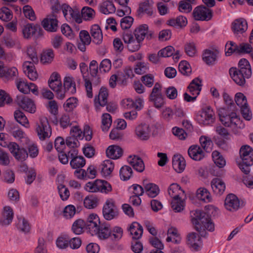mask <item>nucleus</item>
Returning <instances> with one entry per match:
<instances>
[{
  "label": "nucleus",
  "mask_w": 253,
  "mask_h": 253,
  "mask_svg": "<svg viewBox=\"0 0 253 253\" xmlns=\"http://www.w3.org/2000/svg\"><path fill=\"white\" fill-rule=\"evenodd\" d=\"M13 215L12 209L9 206H5L0 219V224L3 226L9 225L13 220Z\"/></svg>",
  "instance_id": "4be33fe9"
},
{
  "label": "nucleus",
  "mask_w": 253,
  "mask_h": 253,
  "mask_svg": "<svg viewBox=\"0 0 253 253\" xmlns=\"http://www.w3.org/2000/svg\"><path fill=\"white\" fill-rule=\"evenodd\" d=\"M239 67L237 70L243 72L247 78H249L252 75L251 67L249 61L246 59H242L239 61Z\"/></svg>",
  "instance_id": "79ce46f5"
},
{
  "label": "nucleus",
  "mask_w": 253,
  "mask_h": 253,
  "mask_svg": "<svg viewBox=\"0 0 253 253\" xmlns=\"http://www.w3.org/2000/svg\"><path fill=\"white\" fill-rule=\"evenodd\" d=\"M37 27L32 24H28L25 25L23 28L22 32L23 36L26 39L30 38L35 34Z\"/></svg>",
  "instance_id": "4d7b16f0"
},
{
  "label": "nucleus",
  "mask_w": 253,
  "mask_h": 253,
  "mask_svg": "<svg viewBox=\"0 0 253 253\" xmlns=\"http://www.w3.org/2000/svg\"><path fill=\"white\" fill-rule=\"evenodd\" d=\"M17 228L21 232L28 233L30 230V225L28 221L23 217H18Z\"/></svg>",
  "instance_id": "09e8293b"
},
{
  "label": "nucleus",
  "mask_w": 253,
  "mask_h": 253,
  "mask_svg": "<svg viewBox=\"0 0 253 253\" xmlns=\"http://www.w3.org/2000/svg\"><path fill=\"white\" fill-rule=\"evenodd\" d=\"M155 13L154 1L152 0H146L143 2V14H146L149 17H153Z\"/></svg>",
  "instance_id": "37998d69"
},
{
  "label": "nucleus",
  "mask_w": 253,
  "mask_h": 253,
  "mask_svg": "<svg viewBox=\"0 0 253 253\" xmlns=\"http://www.w3.org/2000/svg\"><path fill=\"white\" fill-rule=\"evenodd\" d=\"M118 214L114 201L111 199L107 200L103 208L104 217L106 220H110L117 216Z\"/></svg>",
  "instance_id": "1a4fd4ad"
},
{
  "label": "nucleus",
  "mask_w": 253,
  "mask_h": 253,
  "mask_svg": "<svg viewBox=\"0 0 253 253\" xmlns=\"http://www.w3.org/2000/svg\"><path fill=\"white\" fill-rule=\"evenodd\" d=\"M123 39L127 49L131 52L138 51L142 44V41L134 38L133 35L128 32L124 33Z\"/></svg>",
  "instance_id": "423d86ee"
},
{
  "label": "nucleus",
  "mask_w": 253,
  "mask_h": 253,
  "mask_svg": "<svg viewBox=\"0 0 253 253\" xmlns=\"http://www.w3.org/2000/svg\"><path fill=\"white\" fill-rule=\"evenodd\" d=\"M181 238L178 230L174 227H170L168 230V237L166 241L168 242H172L175 244L180 243Z\"/></svg>",
  "instance_id": "c9c22d12"
},
{
  "label": "nucleus",
  "mask_w": 253,
  "mask_h": 253,
  "mask_svg": "<svg viewBox=\"0 0 253 253\" xmlns=\"http://www.w3.org/2000/svg\"><path fill=\"white\" fill-rule=\"evenodd\" d=\"M8 148L13 156L18 161H23L28 158V154L26 150L20 147L16 142H10Z\"/></svg>",
  "instance_id": "6e6552de"
},
{
  "label": "nucleus",
  "mask_w": 253,
  "mask_h": 253,
  "mask_svg": "<svg viewBox=\"0 0 253 253\" xmlns=\"http://www.w3.org/2000/svg\"><path fill=\"white\" fill-rule=\"evenodd\" d=\"M18 75V70L16 67H12L5 68L3 73V76L1 78H3L5 81H8L13 79L14 77Z\"/></svg>",
  "instance_id": "49530a36"
},
{
  "label": "nucleus",
  "mask_w": 253,
  "mask_h": 253,
  "mask_svg": "<svg viewBox=\"0 0 253 253\" xmlns=\"http://www.w3.org/2000/svg\"><path fill=\"white\" fill-rule=\"evenodd\" d=\"M168 194L173 199L182 197L184 192L176 183L171 184L168 188Z\"/></svg>",
  "instance_id": "4c0bfd02"
},
{
  "label": "nucleus",
  "mask_w": 253,
  "mask_h": 253,
  "mask_svg": "<svg viewBox=\"0 0 253 253\" xmlns=\"http://www.w3.org/2000/svg\"><path fill=\"white\" fill-rule=\"evenodd\" d=\"M128 163L137 171L142 172V159L137 155H131L127 158Z\"/></svg>",
  "instance_id": "72a5a7b5"
},
{
  "label": "nucleus",
  "mask_w": 253,
  "mask_h": 253,
  "mask_svg": "<svg viewBox=\"0 0 253 253\" xmlns=\"http://www.w3.org/2000/svg\"><path fill=\"white\" fill-rule=\"evenodd\" d=\"M208 213L200 211H196L195 217L192 219V223L195 225V229L198 231L202 236L206 235V230L213 231L214 230V224L212 222L209 214H213V211H216L218 209L211 205L206 206Z\"/></svg>",
  "instance_id": "f257e3e1"
},
{
  "label": "nucleus",
  "mask_w": 253,
  "mask_h": 253,
  "mask_svg": "<svg viewBox=\"0 0 253 253\" xmlns=\"http://www.w3.org/2000/svg\"><path fill=\"white\" fill-rule=\"evenodd\" d=\"M81 14L84 19L89 21L95 17V12L92 8L85 6L82 9Z\"/></svg>",
  "instance_id": "0e129e2a"
},
{
  "label": "nucleus",
  "mask_w": 253,
  "mask_h": 253,
  "mask_svg": "<svg viewBox=\"0 0 253 253\" xmlns=\"http://www.w3.org/2000/svg\"><path fill=\"white\" fill-rule=\"evenodd\" d=\"M231 29L235 34H243L248 29L247 22L244 18L237 19L232 23Z\"/></svg>",
  "instance_id": "a211bd4d"
},
{
  "label": "nucleus",
  "mask_w": 253,
  "mask_h": 253,
  "mask_svg": "<svg viewBox=\"0 0 253 253\" xmlns=\"http://www.w3.org/2000/svg\"><path fill=\"white\" fill-rule=\"evenodd\" d=\"M85 225L90 233L93 235V232H96L100 226V219L95 213L90 214L87 218Z\"/></svg>",
  "instance_id": "4468645a"
},
{
  "label": "nucleus",
  "mask_w": 253,
  "mask_h": 253,
  "mask_svg": "<svg viewBox=\"0 0 253 253\" xmlns=\"http://www.w3.org/2000/svg\"><path fill=\"white\" fill-rule=\"evenodd\" d=\"M42 24L45 30L50 32H56L58 28V21L55 18H45Z\"/></svg>",
  "instance_id": "473e14b6"
},
{
  "label": "nucleus",
  "mask_w": 253,
  "mask_h": 253,
  "mask_svg": "<svg viewBox=\"0 0 253 253\" xmlns=\"http://www.w3.org/2000/svg\"><path fill=\"white\" fill-rule=\"evenodd\" d=\"M123 234V229L120 227L115 226L111 229L110 239L112 241H118L122 238Z\"/></svg>",
  "instance_id": "69168bd1"
},
{
  "label": "nucleus",
  "mask_w": 253,
  "mask_h": 253,
  "mask_svg": "<svg viewBox=\"0 0 253 253\" xmlns=\"http://www.w3.org/2000/svg\"><path fill=\"white\" fill-rule=\"evenodd\" d=\"M54 57L53 50L49 48L43 51L41 55V61L43 63H51Z\"/></svg>",
  "instance_id": "6e6d98bb"
},
{
  "label": "nucleus",
  "mask_w": 253,
  "mask_h": 253,
  "mask_svg": "<svg viewBox=\"0 0 253 253\" xmlns=\"http://www.w3.org/2000/svg\"><path fill=\"white\" fill-rule=\"evenodd\" d=\"M63 86L67 93L74 94L76 92V84L74 77L70 74H66L63 79Z\"/></svg>",
  "instance_id": "6ab92c4d"
},
{
  "label": "nucleus",
  "mask_w": 253,
  "mask_h": 253,
  "mask_svg": "<svg viewBox=\"0 0 253 253\" xmlns=\"http://www.w3.org/2000/svg\"><path fill=\"white\" fill-rule=\"evenodd\" d=\"M76 212V207L74 205H69L64 208L62 216L67 219H71L74 217Z\"/></svg>",
  "instance_id": "13d9d810"
},
{
  "label": "nucleus",
  "mask_w": 253,
  "mask_h": 253,
  "mask_svg": "<svg viewBox=\"0 0 253 253\" xmlns=\"http://www.w3.org/2000/svg\"><path fill=\"white\" fill-rule=\"evenodd\" d=\"M188 23L187 18L183 16H178L175 18H171L167 21V24L174 27L183 28L185 27Z\"/></svg>",
  "instance_id": "7c9ffc66"
},
{
  "label": "nucleus",
  "mask_w": 253,
  "mask_h": 253,
  "mask_svg": "<svg viewBox=\"0 0 253 253\" xmlns=\"http://www.w3.org/2000/svg\"><path fill=\"white\" fill-rule=\"evenodd\" d=\"M218 115L220 121L225 126L233 128L244 127V124L235 112H230L225 108H220L218 110Z\"/></svg>",
  "instance_id": "f03ea898"
},
{
  "label": "nucleus",
  "mask_w": 253,
  "mask_h": 253,
  "mask_svg": "<svg viewBox=\"0 0 253 253\" xmlns=\"http://www.w3.org/2000/svg\"><path fill=\"white\" fill-rule=\"evenodd\" d=\"M196 196L198 199L205 202H210L211 200L210 192L204 187L199 188L197 190Z\"/></svg>",
  "instance_id": "603ef678"
},
{
  "label": "nucleus",
  "mask_w": 253,
  "mask_h": 253,
  "mask_svg": "<svg viewBox=\"0 0 253 253\" xmlns=\"http://www.w3.org/2000/svg\"><path fill=\"white\" fill-rule=\"evenodd\" d=\"M171 208L175 212H180L183 210L185 206L184 199L182 197L173 199L171 202Z\"/></svg>",
  "instance_id": "a18cd8bd"
},
{
  "label": "nucleus",
  "mask_w": 253,
  "mask_h": 253,
  "mask_svg": "<svg viewBox=\"0 0 253 253\" xmlns=\"http://www.w3.org/2000/svg\"><path fill=\"white\" fill-rule=\"evenodd\" d=\"M90 33L93 38V42L97 44L102 43L103 35L101 30L97 24L93 25L90 28Z\"/></svg>",
  "instance_id": "c85d7f7f"
},
{
  "label": "nucleus",
  "mask_w": 253,
  "mask_h": 253,
  "mask_svg": "<svg viewBox=\"0 0 253 253\" xmlns=\"http://www.w3.org/2000/svg\"><path fill=\"white\" fill-rule=\"evenodd\" d=\"M70 164L74 169H80L85 165V160L83 157L78 156L72 159Z\"/></svg>",
  "instance_id": "052dcab7"
},
{
  "label": "nucleus",
  "mask_w": 253,
  "mask_h": 253,
  "mask_svg": "<svg viewBox=\"0 0 253 253\" xmlns=\"http://www.w3.org/2000/svg\"><path fill=\"white\" fill-rule=\"evenodd\" d=\"M240 155L242 162L249 165L253 164V149L250 146H242L240 150Z\"/></svg>",
  "instance_id": "f3484780"
},
{
  "label": "nucleus",
  "mask_w": 253,
  "mask_h": 253,
  "mask_svg": "<svg viewBox=\"0 0 253 253\" xmlns=\"http://www.w3.org/2000/svg\"><path fill=\"white\" fill-rule=\"evenodd\" d=\"M145 192L148 197L153 198L156 197L160 193L158 185L153 183H149L145 185L143 193Z\"/></svg>",
  "instance_id": "f704fd0d"
},
{
  "label": "nucleus",
  "mask_w": 253,
  "mask_h": 253,
  "mask_svg": "<svg viewBox=\"0 0 253 253\" xmlns=\"http://www.w3.org/2000/svg\"><path fill=\"white\" fill-rule=\"evenodd\" d=\"M193 16L196 20L209 21L212 16V11L205 6H198L193 12Z\"/></svg>",
  "instance_id": "f8f14e48"
},
{
  "label": "nucleus",
  "mask_w": 253,
  "mask_h": 253,
  "mask_svg": "<svg viewBox=\"0 0 253 253\" xmlns=\"http://www.w3.org/2000/svg\"><path fill=\"white\" fill-rule=\"evenodd\" d=\"M10 132L15 139L20 140L23 145L29 142V138L21 129L14 128L12 129Z\"/></svg>",
  "instance_id": "e433bc0d"
},
{
  "label": "nucleus",
  "mask_w": 253,
  "mask_h": 253,
  "mask_svg": "<svg viewBox=\"0 0 253 253\" xmlns=\"http://www.w3.org/2000/svg\"><path fill=\"white\" fill-rule=\"evenodd\" d=\"M114 169V164L111 160L104 161L100 165L101 172L104 177L109 176Z\"/></svg>",
  "instance_id": "c756f323"
},
{
  "label": "nucleus",
  "mask_w": 253,
  "mask_h": 253,
  "mask_svg": "<svg viewBox=\"0 0 253 253\" xmlns=\"http://www.w3.org/2000/svg\"><path fill=\"white\" fill-rule=\"evenodd\" d=\"M127 230L133 240H138L142 235V226L137 222L134 221L130 224Z\"/></svg>",
  "instance_id": "412c9836"
},
{
  "label": "nucleus",
  "mask_w": 253,
  "mask_h": 253,
  "mask_svg": "<svg viewBox=\"0 0 253 253\" xmlns=\"http://www.w3.org/2000/svg\"><path fill=\"white\" fill-rule=\"evenodd\" d=\"M84 204L87 209H93L97 205V199L92 195L86 196L84 200Z\"/></svg>",
  "instance_id": "338daca9"
},
{
  "label": "nucleus",
  "mask_w": 253,
  "mask_h": 253,
  "mask_svg": "<svg viewBox=\"0 0 253 253\" xmlns=\"http://www.w3.org/2000/svg\"><path fill=\"white\" fill-rule=\"evenodd\" d=\"M186 162L184 158L180 155H175L172 158V167L179 173L182 172L185 168Z\"/></svg>",
  "instance_id": "bb28decb"
},
{
  "label": "nucleus",
  "mask_w": 253,
  "mask_h": 253,
  "mask_svg": "<svg viewBox=\"0 0 253 253\" xmlns=\"http://www.w3.org/2000/svg\"><path fill=\"white\" fill-rule=\"evenodd\" d=\"M186 244L192 251H198L202 247V241L199 234L191 232L187 236Z\"/></svg>",
  "instance_id": "9b49d317"
},
{
  "label": "nucleus",
  "mask_w": 253,
  "mask_h": 253,
  "mask_svg": "<svg viewBox=\"0 0 253 253\" xmlns=\"http://www.w3.org/2000/svg\"><path fill=\"white\" fill-rule=\"evenodd\" d=\"M142 100L141 98L136 99L135 102L129 98H125L121 101L122 107L126 109H130L132 108H135L136 109L140 110Z\"/></svg>",
  "instance_id": "b1692460"
},
{
  "label": "nucleus",
  "mask_w": 253,
  "mask_h": 253,
  "mask_svg": "<svg viewBox=\"0 0 253 253\" xmlns=\"http://www.w3.org/2000/svg\"><path fill=\"white\" fill-rule=\"evenodd\" d=\"M123 152L122 149L116 145L109 146L106 150L107 157L114 160L120 158L122 156Z\"/></svg>",
  "instance_id": "a878e982"
},
{
  "label": "nucleus",
  "mask_w": 253,
  "mask_h": 253,
  "mask_svg": "<svg viewBox=\"0 0 253 253\" xmlns=\"http://www.w3.org/2000/svg\"><path fill=\"white\" fill-rule=\"evenodd\" d=\"M85 226V222L84 220L78 219L73 222L72 226V231L74 234L80 235L83 232Z\"/></svg>",
  "instance_id": "de8ad7c7"
},
{
  "label": "nucleus",
  "mask_w": 253,
  "mask_h": 253,
  "mask_svg": "<svg viewBox=\"0 0 253 253\" xmlns=\"http://www.w3.org/2000/svg\"><path fill=\"white\" fill-rule=\"evenodd\" d=\"M219 52L216 49H206L203 51L202 59L208 65H214L218 58Z\"/></svg>",
  "instance_id": "2eb2a0df"
},
{
  "label": "nucleus",
  "mask_w": 253,
  "mask_h": 253,
  "mask_svg": "<svg viewBox=\"0 0 253 253\" xmlns=\"http://www.w3.org/2000/svg\"><path fill=\"white\" fill-rule=\"evenodd\" d=\"M122 75L119 74L117 76L116 74L112 75L109 80V85L112 88H114L118 83L119 84L126 85V79L122 80Z\"/></svg>",
  "instance_id": "680f3d73"
},
{
  "label": "nucleus",
  "mask_w": 253,
  "mask_h": 253,
  "mask_svg": "<svg viewBox=\"0 0 253 253\" xmlns=\"http://www.w3.org/2000/svg\"><path fill=\"white\" fill-rule=\"evenodd\" d=\"M108 96V92L107 89L105 87H101L98 96H95L94 98V105L97 112L100 111L101 107L106 105Z\"/></svg>",
  "instance_id": "ddd939ff"
},
{
  "label": "nucleus",
  "mask_w": 253,
  "mask_h": 253,
  "mask_svg": "<svg viewBox=\"0 0 253 253\" xmlns=\"http://www.w3.org/2000/svg\"><path fill=\"white\" fill-rule=\"evenodd\" d=\"M17 104L24 110L30 113H34L36 111V107L34 102L30 98L24 95L17 97Z\"/></svg>",
  "instance_id": "9d476101"
},
{
  "label": "nucleus",
  "mask_w": 253,
  "mask_h": 253,
  "mask_svg": "<svg viewBox=\"0 0 253 253\" xmlns=\"http://www.w3.org/2000/svg\"><path fill=\"white\" fill-rule=\"evenodd\" d=\"M112 123V117L108 113L102 114L101 117V129L103 131H107Z\"/></svg>",
  "instance_id": "3c124183"
},
{
  "label": "nucleus",
  "mask_w": 253,
  "mask_h": 253,
  "mask_svg": "<svg viewBox=\"0 0 253 253\" xmlns=\"http://www.w3.org/2000/svg\"><path fill=\"white\" fill-rule=\"evenodd\" d=\"M99 10L104 14H109L115 12L116 7L112 1L106 0L100 4Z\"/></svg>",
  "instance_id": "58836bf2"
},
{
  "label": "nucleus",
  "mask_w": 253,
  "mask_h": 253,
  "mask_svg": "<svg viewBox=\"0 0 253 253\" xmlns=\"http://www.w3.org/2000/svg\"><path fill=\"white\" fill-rule=\"evenodd\" d=\"M196 119L201 125H209L214 121V112L211 107H205L198 112L196 115Z\"/></svg>",
  "instance_id": "39448f33"
},
{
  "label": "nucleus",
  "mask_w": 253,
  "mask_h": 253,
  "mask_svg": "<svg viewBox=\"0 0 253 253\" xmlns=\"http://www.w3.org/2000/svg\"><path fill=\"white\" fill-rule=\"evenodd\" d=\"M35 131L41 141L50 138L52 134V129L46 117L43 116L40 118L39 121L36 124Z\"/></svg>",
  "instance_id": "7ed1b4c3"
},
{
  "label": "nucleus",
  "mask_w": 253,
  "mask_h": 253,
  "mask_svg": "<svg viewBox=\"0 0 253 253\" xmlns=\"http://www.w3.org/2000/svg\"><path fill=\"white\" fill-rule=\"evenodd\" d=\"M188 154L192 159L197 161H201L205 157V151L197 145L191 146L188 150Z\"/></svg>",
  "instance_id": "dca6fc26"
},
{
  "label": "nucleus",
  "mask_w": 253,
  "mask_h": 253,
  "mask_svg": "<svg viewBox=\"0 0 253 253\" xmlns=\"http://www.w3.org/2000/svg\"><path fill=\"white\" fill-rule=\"evenodd\" d=\"M199 141L202 149L206 152H210L212 148L213 143L210 137L203 135L200 137Z\"/></svg>",
  "instance_id": "c03bdc74"
},
{
  "label": "nucleus",
  "mask_w": 253,
  "mask_h": 253,
  "mask_svg": "<svg viewBox=\"0 0 253 253\" xmlns=\"http://www.w3.org/2000/svg\"><path fill=\"white\" fill-rule=\"evenodd\" d=\"M69 236L67 234H61L56 240V247L61 250H65L69 248Z\"/></svg>",
  "instance_id": "ea45409f"
},
{
  "label": "nucleus",
  "mask_w": 253,
  "mask_h": 253,
  "mask_svg": "<svg viewBox=\"0 0 253 253\" xmlns=\"http://www.w3.org/2000/svg\"><path fill=\"white\" fill-rule=\"evenodd\" d=\"M229 74L232 80L238 85H243L245 83V78L247 77L237 68L232 67L229 70Z\"/></svg>",
  "instance_id": "aec40b11"
},
{
  "label": "nucleus",
  "mask_w": 253,
  "mask_h": 253,
  "mask_svg": "<svg viewBox=\"0 0 253 253\" xmlns=\"http://www.w3.org/2000/svg\"><path fill=\"white\" fill-rule=\"evenodd\" d=\"M61 9L64 17L68 21H72L73 16L76 11L68 5L64 4L62 5Z\"/></svg>",
  "instance_id": "e2e57ef3"
},
{
  "label": "nucleus",
  "mask_w": 253,
  "mask_h": 253,
  "mask_svg": "<svg viewBox=\"0 0 253 253\" xmlns=\"http://www.w3.org/2000/svg\"><path fill=\"white\" fill-rule=\"evenodd\" d=\"M85 190L88 192L107 194L112 190L111 184L106 181L96 179L87 182L84 187Z\"/></svg>",
  "instance_id": "20e7f679"
},
{
  "label": "nucleus",
  "mask_w": 253,
  "mask_h": 253,
  "mask_svg": "<svg viewBox=\"0 0 253 253\" xmlns=\"http://www.w3.org/2000/svg\"><path fill=\"white\" fill-rule=\"evenodd\" d=\"M211 187L213 192L217 195H221L225 190V184L220 178H214L211 182Z\"/></svg>",
  "instance_id": "5701e85b"
},
{
  "label": "nucleus",
  "mask_w": 253,
  "mask_h": 253,
  "mask_svg": "<svg viewBox=\"0 0 253 253\" xmlns=\"http://www.w3.org/2000/svg\"><path fill=\"white\" fill-rule=\"evenodd\" d=\"M225 209L230 211H236L243 206V203L233 194H228L224 201Z\"/></svg>",
  "instance_id": "0eeeda50"
},
{
  "label": "nucleus",
  "mask_w": 253,
  "mask_h": 253,
  "mask_svg": "<svg viewBox=\"0 0 253 253\" xmlns=\"http://www.w3.org/2000/svg\"><path fill=\"white\" fill-rule=\"evenodd\" d=\"M202 89V82L199 78L192 81L188 86V90L191 95L198 96Z\"/></svg>",
  "instance_id": "2f4dec72"
},
{
  "label": "nucleus",
  "mask_w": 253,
  "mask_h": 253,
  "mask_svg": "<svg viewBox=\"0 0 253 253\" xmlns=\"http://www.w3.org/2000/svg\"><path fill=\"white\" fill-rule=\"evenodd\" d=\"M78 104V100L77 98L70 97L64 103L63 108L66 112H70L77 107Z\"/></svg>",
  "instance_id": "8fccbe9b"
},
{
  "label": "nucleus",
  "mask_w": 253,
  "mask_h": 253,
  "mask_svg": "<svg viewBox=\"0 0 253 253\" xmlns=\"http://www.w3.org/2000/svg\"><path fill=\"white\" fill-rule=\"evenodd\" d=\"M111 229L110 225L107 224L101 225L97 229L96 232H93V235H97L100 240H106L110 238Z\"/></svg>",
  "instance_id": "cd10ccee"
},
{
  "label": "nucleus",
  "mask_w": 253,
  "mask_h": 253,
  "mask_svg": "<svg viewBox=\"0 0 253 253\" xmlns=\"http://www.w3.org/2000/svg\"><path fill=\"white\" fill-rule=\"evenodd\" d=\"M15 120L26 128L30 127L29 121L25 115L19 110H16L14 113Z\"/></svg>",
  "instance_id": "a19ab883"
},
{
  "label": "nucleus",
  "mask_w": 253,
  "mask_h": 253,
  "mask_svg": "<svg viewBox=\"0 0 253 253\" xmlns=\"http://www.w3.org/2000/svg\"><path fill=\"white\" fill-rule=\"evenodd\" d=\"M179 71L183 75L189 76L192 71L190 64L186 61H181L178 66Z\"/></svg>",
  "instance_id": "774afa93"
},
{
  "label": "nucleus",
  "mask_w": 253,
  "mask_h": 253,
  "mask_svg": "<svg viewBox=\"0 0 253 253\" xmlns=\"http://www.w3.org/2000/svg\"><path fill=\"white\" fill-rule=\"evenodd\" d=\"M212 157L214 164L219 168H223L226 165L225 159L217 151H214L212 153Z\"/></svg>",
  "instance_id": "864d4df0"
},
{
  "label": "nucleus",
  "mask_w": 253,
  "mask_h": 253,
  "mask_svg": "<svg viewBox=\"0 0 253 253\" xmlns=\"http://www.w3.org/2000/svg\"><path fill=\"white\" fill-rule=\"evenodd\" d=\"M28 84L27 82L22 78H18L15 80V84L18 90L24 94L29 93Z\"/></svg>",
  "instance_id": "5fc2aeb1"
},
{
  "label": "nucleus",
  "mask_w": 253,
  "mask_h": 253,
  "mask_svg": "<svg viewBox=\"0 0 253 253\" xmlns=\"http://www.w3.org/2000/svg\"><path fill=\"white\" fill-rule=\"evenodd\" d=\"M132 174L131 168L128 166H124L120 170V178L124 181L129 179Z\"/></svg>",
  "instance_id": "bf43d9fd"
},
{
  "label": "nucleus",
  "mask_w": 253,
  "mask_h": 253,
  "mask_svg": "<svg viewBox=\"0 0 253 253\" xmlns=\"http://www.w3.org/2000/svg\"><path fill=\"white\" fill-rule=\"evenodd\" d=\"M23 70L28 78L31 81H35L38 79V73L33 63L31 62H25L23 64Z\"/></svg>",
  "instance_id": "393cba45"
}]
</instances>
